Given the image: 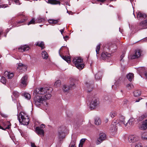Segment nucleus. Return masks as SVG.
Here are the masks:
<instances>
[{
	"label": "nucleus",
	"instance_id": "4be33fe9",
	"mask_svg": "<svg viewBox=\"0 0 147 147\" xmlns=\"http://www.w3.org/2000/svg\"><path fill=\"white\" fill-rule=\"evenodd\" d=\"M4 75L7 77L9 79L11 78L13 76V74L12 73H10L7 71L4 73Z\"/></svg>",
	"mask_w": 147,
	"mask_h": 147
},
{
	"label": "nucleus",
	"instance_id": "ddd939ff",
	"mask_svg": "<svg viewBox=\"0 0 147 147\" xmlns=\"http://www.w3.org/2000/svg\"><path fill=\"white\" fill-rule=\"evenodd\" d=\"M30 49L29 47L27 45L21 46L18 48V51L20 52H24Z\"/></svg>",
	"mask_w": 147,
	"mask_h": 147
},
{
	"label": "nucleus",
	"instance_id": "6ab92c4d",
	"mask_svg": "<svg viewBox=\"0 0 147 147\" xmlns=\"http://www.w3.org/2000/svg\"><path fill=\"white\" fill-rule=\"evenodd\" d=\"M62 49L61 48H60L59 50V53L60 56L62 57V58L66 62H67L68 63H69L70 62V58L68 56H64L62 55H61L60 53V50H61Z\"/></svg>",
	"mask_w": 147,
	"mask_h": 147
},
{
	"label": "nucleus",
	"instance_id": "aec40b11",
	"mask_svg": "<svg viewBox=\"0 0 147 147\" xmlns=\"http://www.w3.org/2000/svg\"><path fill=\"white\" fill-rule=\"evenodd\" d=\"M48 3H50L52 5L59 4L60 5V2L57 0H48L47 2Z\"/></svg>",
	"mask_w": 147,
	"mask_h": 147
},
{
	"label": "nucleus",
	"instance_id": "bf43d9fd",
	"mask_svg": "<svg viewBox=\"0 0 147 147\" xmlns=\"http://www.w3.org/2000/svg\"><path fill=\"white\" fill-rule=\"evenodd\" d=\"M83 144H80V143L79 145V147H82Z\"/></svg>",
	"mask_w": 147,
	"mask_h": 147
},
{
	"label": "nucleus",
	"instance_id": "774afa93",
	"mask_svg": "<svg viewBox=\"0 0 147 147\" xmlns=\"http://www.w3.org/2000/svg\"><path fill=\"white\" fill-rule=\"evenodd\" d=\"M121 92L122 93H123V90H121Z\"/></svg>",
	"mask_w": 147,
	"mask_h": 147
},
{
	"label": "nucleus",
	"instance_id": "7c9ffc66",
	"mask_svg": "<svg viewBox=\"0 0 147 147\" xmlns=\"http://www.w3.org/2000/svg\"><path fill=\"white\" fill-rule=\"evenodd\" d=\"M48 22L51 24H55L57 23L58 22V20H54L53 19H49L48 20Z\"/></svg>",
	"mask_w": 147,
	"mask_h": 147
},
{
	"label": "nucleus",
	"instance_id": "4c0bfd02",
	"mask_svg": "<svg viewBox=\"0 0 147 147\" xmlns=\"http://www.w3.org/2000/svg\"><path fill=\"white\" fill-rule=\"evenodd\" d=\"M142 138L144 140H147V133L145 132L143 133L141 136Z\"/></svg>",
	"mask_w": 147,
	"mask_h": 147
},
{
	"label": "nucleus",
	"instance_id": "f03ea898",
	"mask_svg": "<svg viewBox=\"0 0 147 147\" xmlns=\"http://www.w3.org/2000/svg\"><path fill=\"white\" fill-rule=\"evenodd\" d=\"M83 59L80 57L74 58L73 60V62L76 67L80 70H82L84 67V65L82 63Z\"/></svg>",
	"mask_w": 147,
	"mask_h": 147
},
{
	"label": "nucleus",
	"instance_id": "a878e982",
	"mask_svg": "<svg viewBox=\"0 0 147 147\" xmlns=\"http://www.w3.org/2000/svg\"><path fill=\"white\" fill-rule=\"evenodd\" d=\"M59 138L62 139L64 138L65 135V133L63 131H59L58 134Z\"/></svg>",
	"mask_w": 147,
	"mask_h": 147
},
{
	"label": "nucleus",
	"instance_id": "6e6d98bb",
	"mask_svg": "<svg viewBox=\"0 0 147 147\" xmlns=\"http://www.w3.org/2000/svg\"><path fill=\"white\" fill-rule=\"evenodd\" d=\"M104 99L106 100H107L109 99V97L108 96H106L104 97Z\"/></svg>",
	"mask_w": 147,
	"mask_h": 147
},
{
	"label": "nucleus",
	"instance_id": "5701e85b",
	"mask_svg": "<svg viewBox=\"0 0 147 147\" xmlns=\"http://www.w3.org/2000/svg\"><path fill=\"white\" fill-rule=\"evenodd\" d=\"M36 45L40 47L41 49H44L45 47V44L43 42L38 41L36 43Z\"/></svg>",
	"mask_w": 147,
	"mask_h": 147
},
{
	"label": "nucleus",
	"instance_id": "9d476101",
	"mask_svg": "<svg viewBox=\"0 0 147 147\" xmlns=\"http://www.w3.org/2000/svg\"><path fill=\"white\" fill-rule=\"evenodd\" d=\"M141 51L140 50L135 51V53L131 56V59H134L138 58L141 56Z\"/></svg>",
	"mask_w": 147,
	"mask_h": 147
},
{
	"label": "nucleus",
	"instance_id": "39448f33",
	"mask_svg": "<svg viewBox=\"0 0 147 147\" xmlns=\"http://www.w3.org/2000/svg\"><path fill=\"white\" fill-rule=\"evenodd\" d=\"M99 104L98 100L97 99L93 98L90 102V107L91 109H93L98 106Z\"/></svg>",
	"mask_w": 147,
	"mask_h": 147
},
{
	"label": "nucleus",
	"instance_id": "2f4dec72",
	"mask_svg": "<svg viewBox=\"0 0 147 147\" xmlns=\"http://www.w3.org/2000/svg\"><path fill=\"white\" fill-rule=\"evenodd\" d=\"M134 94L135 97H137L140 96L141 94L140 91L138 90H135L133 92Z\"/></svg>",
	"mask_w": 147,
	"mask_h": 147
},
{
	"label": "nucleus",
	"instance_id": "8fccbe9b",
	"mask_svg": "<svg viewBox=\"0 0 147 147\" xmlns=\"http://www.w3.org/2000/svg\"><path fill=\"white\" fill-rule=\"evenodd\" d=\"M14 2L17 5H20V4L19 0H15Z\"/></svg>",
	"mask_w": 147,
	"mask_h": 147
},
{
	"label": "nucleus",
	"instance_id": "a19ab883",
	"mask_svg": "<svg viewBox=\"0 0 147 147\" xmlns=\"http://www.w3.org/2000/svg\"><path fill=\"white\" fill-rule=\"evenodd\" d=\"M126 88L129 90H131L133 89L134 87L133 85L131 83L128 84L126 86Z\"/></svg>",
	"mask_w": 147,
	"mask_h": 147
},
{
	"label": "nucleus",
	"instance_id": "b1692460",
	"mask_svg": "<svg viewBox=\"0 0 147 147\" xmlns=\"http://www.w3.org/2000/svg\"><path fill=\"white\" fill-rule=\"evenodd\" d=\"M117 124L118 125H120L121 127H123L124 126H126L127 125V123H125V121H119L118 123H117Z\"/></svg>",
	"mask_w": 147,
	"mask_h": 147
},
{
	"label": "nucleus",
	"instance_id": "9b49d317",
	"mask_svg": "<svg viewBox=\"0 0 147 147\" xmlns=\"http://www.w3.org/2000/svg\"><path fill=\"white\" fill-rule=\"evenodd\" d=\"M26 70V67L23 64L20 63L17 68V71L19 72H23Z\"/></svg>",
	"mask_w": 147,
	"mask_h": 147
},
{
	"label": "nucleus",
	"instance_id": "a18cd8bd",
	"mask_svg": "<svg viewBox=\"0 0 147 147\" xmlns=\"http://www.w3.org/2000/svg\"><path fill=\"white\" fill-rule=\"evenodd\" d=\"M135 147H143L142 144L140 143L136 144Z\"/></svg>",
	"mask_w": 147,
	"mask_h": 147
},
{
	"label": "nucleus",
	"instance_id": "1a4fd4ad",
	"mask_svg": "<svg viewBox=\"0 0 147 147\" xmlns=\"http://www.w3.org/2000/svg\"><path fill=\"white\" fill-rule=\"evenodd\" d=\"M118 125L117 123L115 121H113L110 126V130L112 132H115L117 131Z\"/></svg>",
	"mask_w": 147,
	"mask_h": 147
},
{
	"label": "nucleus",
	"instance_id": "3c124183",
	"mask_svg": "<svg viewBox=\"0 0 147 147\" xmlns=\"http://www.w3.org/2000/svg\"><path fill=\"white\" fill-rule=\"evenodd\" d=\"M128 102V101L127 99H125L123 101V104L124 105L126 104Z\"/></svg>",
	"mask_w": 147,
	"mask_h": 147
},
{
	"label": "nucleus",
	"instance_id": "864d4df0",
	"mask_svg": "<svg viewBox=\"0 0 147 147\" xmlns=\"http://www.w3.org/2000/svg\"><path fill=\"white\" fill-rule=\"evenodd\" d=\"M63 38L65 40L67 41L69 39V37L67 36H66L63 37Z\"/></svg>",
	"mask_w": 147,
	"mask_h": 147
},
{
	"label": "nucleus",
	"instance_id": "f3484780",
	"mask_svg": "<svg viewBox=\"0 0 147 147\" xmlns=\"http://www.w3.org/2000/svg\"><path fill=\"white\" fill-rule=\"evenodd\" d=\"M111 56V55L107 52H103L102 53L101 58L104 60L108 59Z\"/></svg>",
	"mask_w": 147,
	"mask_h": 147
},
{
	"label": "nucleus",
	"instance_id": "f704fd0d",
	"mask_svg": "<svg viewBox=\"0 0 147 147\" xmlns=\"http://www.w3.org/2000/svg\"><path fill=\"white\" fill-rule=\"evenodd\" d=\"M45 21V19L44 18H41L40 17L37 18L36 20V23H40L42 22H44Z\"/></svg>",
	"mask_w": 147,
	"mask_h": 147
},
{
	"label": "nucleus",
	"instance_id": "e2e57ef3",
	"mask_svg": "<svg viewBox=\"0 0 147 147\" xmlns=\"http://www.w3.org/2000/svg\"><path fill=\"white\" fill-rule=\"evenodd\" d=\"M71 147H75V145H73V144H72L71 145Z\"/></svg>",
	"mask_w": 147,
	"mask_h": 147
},
{
	"label": "nucleus",
	"instance_id": "0eeeda50",
	"mask_svg": "<svg viewBox=\"0 0 147 147\" xmlns=\"http://www.w3.org/2000/svg\"><path fill=\"white\" fill-rule=\"evenodd\" d=\"M139 140V138L136 135H131L128 137V141L129 143H134L138 141Z\"/></svg>",
	"mask_w": 147,
	"mask_h": 147
},
{
	"label": "nucleus",
	"instance_id": "37998d69",
	"mask_svg": "<svg viewBox=\"0 0 147 147\" xmlns=\"http://www.w3.org/2000/svg\"><path fill=\"white\" fill-rule=\"evenodd\" d=\"M117 115V113L115 111H112L110 114V116L112 118H113Z\"/></svg>",
	"mask_w": 147,
	"mask_h": 147
},
{
	"label": "nucleus",
	"instance_id": "052dcab7",
	"mask_svg": "<svg viewBox=\"0 0 147 147\" xmlns=\"http://www.w3.org/2000/svg\"><path fill=\"white\" fill-rule=\"evenodd\" d=\"M122 80V78H120L119 79L117 80V82H119V80Z\"/></svg>",
	"mask_w": 147,
	"mask_h": 147
},
{
	"label": "nucleus",
	"instance_id": "5fc2aeb1",
	"mask_svg": "<svg viewBox=\"0 0 147 147\" xmlns=\"http://www.w3.org/2000/svg\"><path fill=\"white\" fill-rule=\"evenodd\" d=\"M45 127V125L44 124H42L40 127H39V128H41L42 129L44 128Z\"/></svg>",
	"mask_w": 147,
	"mask_h": 147
},
{
	"label": "nucleus",
	"instance_id": "49530a36",
	"mask_svg": "<svg viewBox=\"0 0 147 147\" xmlns=\"http://www.w3.org/2000/svg\"><path fill=\"white\" fill-rule=\"evenodd\" d=\"M125 117L124 116H120L119 118V121H125Z\"/></svg>",
	"mask_w": 147,
	"mask_h": 147
},
{
	"label": "nucleus",
	"instance_id": "20e7f679",
	"mask_svg": "<svg viewBox=\"0 0 147 147\" xmlns=\"http://www.w3.org/2000/svg\"><path fill=\"white\" fill-rule=\"evenodd\" d=\"M45 100V98L44 96H37L34 98V102L35 105L39 107L40 104L42 103Z\"/></svg>",
	"mask_w": 147,
	"mask_h": 147
},
{
	"label": "nucleus",
	"instance_id": "e433bc0d",
	"mask_svg": "<svg viewBox=\"0 0 147 147\" xmlns=\"http://www.w3.org/2000/svg\"><path fill=\"white\" fill-rule=\"evenodd\" d=\"M134 119L133 118H131L129 119L128 121V122L127 123V125L129 124L130 125H132L133 124V123Z\"/></svg>",
	"mask_w": 147,
	"mask_h": 147
},
{
	"label": "nucleus",
	"instance_id": "680f3d73",
	"mask_svg": "<svg viewBox=\"0 0 147 147\" xmlns=\"http://www.w3.org/2000/svg\"><path fill=\"white\" fill-rule=\"evenodd\" d=\"M105 0H97V1H100V2H104V1H105Z\"/></svg>",
	"mask_w": 147,
	"mask_h": 147
},
{
	"label": "nucleus",
	"instance_id": "423d86ee",
	"mask_svg": "<svg viewBox=\"0 0 147 147\" xmlns=\"http://www.w3.org/2000/svg\"><path fill=\"white\" fill-rule=\"evenodd\" d=\"M106 138V134L103 133H101L99 134V137L97 138L96 142V145L100 144L103 141L105 140Z\"/></svg>",
	"mask_w": 147,
	"mask_h": 147
},
{
	"label": "nucleus",
	"instance_id": "58836bf2",
	"mask_svg": "<svg viewBox=\"0 0 147 147\" xmlns=\"http://www.w3.org/2000/svg\"><path fill=\"white\" fill-rule=\"evenodd\" d=\"M100 48V44H99L98 45L96 48V56H97V55L99 53V51Z\"/></svg>",
	"mask_w": 147,
	"mask_h": 147
},
{
	"label": "nucleus",
	"instance_id": "69168bd1",
	"mask_svg": "<svg viewBox=\"0 0 147 147\" xmlns=\"http://www.w3.org/2000/svg\"><path fill=\"white\" fill-rule=\"evenodd\" d=\"M121 58L122 59L123 57V56L122 55H121Z\"/></svg>",
	"mask_w": 147,
	"mask_h": 147
},
{
	"label": "nucleus",
	"instance_id": "f8f14e48",
	"mask_svg": "<svg viewBox=\"0 0 147 147\" xmlns=\"http://www.w3.org/2000/svg\"><path fill=\"white\" fill-rule=\"evenodd\" d=\"M36 131L37 134L39 136H44V131L43 129L39 128V127H36Z\"/></svg>",
	"mask_w": 147,
	"mask_h": 147
},
{
	"label": "nucleus",
	"instance_id": "79ce46f5",
	"mask_svg": "<svg viewBox=\"0 0 147 147\" xmlns=\"http://www.w3.org/2000/svg\"><path fill=\"white\" fill-rule=\"evenodd\" d=\"M24 96L28 100H29L30 99L31 97L30 94L27 93H24Z\"/></svg>",
	"mask_w": 147,
	"mask_h": 147
},
{
	"label": "nucleus",
	"instance_id": "f257e3e1",
	"mask_svg": "<svg viewBox=\"0 0 147 147\" xmlns=\"http://www.w3.org/2000/svg\"><path fill=\"white\" fill-rule=\"evenodd\" d=\"M18 118L20 123L24 125H27L29 122V117L28 115L25 113L22 112L18 115Z\"/></svg>",
	"mask_w": 147,
	"mask_h": 147
},
{
	"label": "nucleus",
	"instance_id": "2eb2a0df",
	"mask_svg": "<svg viewBox=\"0 0 147 147\" xmlns=\"http://www.w3.org/2000/svg\"><path fill=\"white\" fill-rule=\"evenodd\" d=\"M139 26L140 29L147 28V20L141 22Z\"/></svg>",
	"mask_w": 147,
	"mask_h": 147
},
{
	"label": "nucleus",
	"instance_id": "0e129e2a",
	"mask_svg": "<svg viewBox=\"0 0 147 147\" xmlns=\"http://www.w3.org/2000/svg\"><path fill=\"white\" fill-rule=\"evenodd\" d=\"M145 76L146 77V78H147V73H146V74H145Z\"/></svg>",
	"mask_w": 147,
	"mask_h": 147
},
{
	"label": "nucleus",
	"instance_id": "de8ad7c7",
	"mask_svg": "<svg viewBox=\"0 0 147 147\" xmlns=\"http://www.w3.org/2000/svg\"><path fill=\"white\" fill-rule=\"evenodd\" d=\"M99 73H98L95 75V78L96 79H97V80L99 79H100L101 77L100 76L98 77V76L99 75Z\"/></svg>",
	"mask_w": 147,
	"mask_h": 147
},
{
	"label": "nucleus",
	"instance_id": "c85d7f7f",
	"mask_svg": "<svg viewBox=\"0 0 147 147\" xmlns=\"http://www.w3.org/2000/svg\"><path fill=\"white\" fill-rule=\"evenodd\" d=\"M42 57L43 59H47L48 58V55L45 51H44L42 53Z\"/></svg>",
	"mask_w": 147,
	"mask_h": 147
},
{
	"label": "nucleus",
	"instance_id": "a211bd4d",
	"mask_svg": "<svg viewBox=\"0 0 147 147\" xmlns=\"http://www.w3.org/2000/svg\"><path fill=\"white\" fill-rule=\"evenodd\" d=\"M52 90L51 88L49 89V90L47 91V92L46 93V94H45L44 96L45 98V100L46 99H49L51 97V92Z\"/></svg>",
	"mask_w": 147,
	"mask_h": 147
},
{
	"label": "nucleus",
	"instance_id": "412c9836",
	"mask_svg": "<svg viewBox=\"0 0 147 147\" xmlns=\"http://www.w3.org/2000/svg\"><path fill=\"white\" fill-rule=\"evenodd\" d=\"M22 18H23V20H21L20 21L18 22L17 23V24L15 25V26L16 27H18L21 25L20 24L26 21L28 18L27 17H26L24 16Z\"/></svg>",
	"mask_w": 147,
	"mask_h": 147
},
{
	"label": "nucleus",
	"instance_id": "dca6fc26",
	"mask_svg": "<svg viewBox=\"0 0 147 147\" xmlns=\"http://www.w3.org/2000/svg\"><path fill=\"white\" fill-rule=\"evenodd\" d=\"M28 78V77L27 76L25 75L21 79V84L24 86H26L27 84Z\"/></svg>",
	"mask_w": 147,
	"mask_h": 147
},
{
	"label": "nucleus",
	"instance_id": "6e6552de",
	"mask_svg": "<svg viewBox=\"0 0 147 147\" xmlns=\"http://www.w3.org/2000/svg\"><path fill=\"white\" fill-rule=\"evenodd\" d=\"M74 82V81L73 80V82L70 84L69 86L66 85H64L63 87V91L65 92H67L71 88L75 87Z\"/></svg>",
	"mask_w": 147,
	"mask_h": 147
},
{
	"label": "nucleus",
	"instance_id": "13d9d810",
	"mask_svg": "<svg viewBox=\"0 0 147 147\" xmlns=\"http://www.w3.org/2000/svg\"><path fill=\"white\" fill-rule=\"evenodd\" d=\"M64 30H65V28H64L63 29H61L60 30V32H61V34H63V33L64 32Z\"/></svg>",
	"mask_w": 147,
	"mask_h": 147
},
{
	"label": "nucleus",
	"instance_id": "338daca9",
	"mask_svg": "<svg viewBox=\"0 0 147 147\" xmlns=\"http://www.w3.org/2000/svg\"><path fill=\"white\" fill-rule=\"evenodd\" d=\"M108 121V119H106V122H107V121Z\"/></svg>",
	"mask_w": 147,
	"mask_h": 147
},
{
	"label": "nucleus",
	"instance_id": "4468645a",
	"mask_svg": "<svg viewBox=\"0 0 147 147\" xmlns=\"http://www.w3.org/2000/svg\"><path fill=\"white\" fill-rule=\"evenodd\" d=\"M136 14H137V18L139 20L145 19L146 17V15L145 14L142 13L140 12H137Z\"/></svg>",
	"mask_w": 147,
	"mask_h": 147
},
{
	"label": "nucleus",
	"instance_id": "603ef678",
	"mask_svg": "<svg viewBox=\"0 0 147 147\" xmlns=\"http://www.w3.org/2000/svg\"><path fill=\"white\" fill-rule=\"evenodd\" d=\"M85 139H81L80 141V144H83L84 142H85Z\"/></svg>",
	"mask_w": 147,
	"mask_h": 147
},
{
	"label": "nucleus",
	"instance_id": "c03bdc74",
	"mask_svg": "<svg viewBox=\"0 0 147 147\" xmlns=\"http://www.w3.org/2000/svg\"><path fill=\"white\" fill-rule=\"evenodd\" d=\"M1 81L3 84H5L6 83V80L4 77H2L1 78Z\"/></svg>",
	"mask_w": 147,
	"mask_h": 147
},
{
	"label": "nucleus",
	"instance_id": "393cba45",
	"mask_svg": "<svg viewBox=\"0 0 147 147\" xmlns=\"http://www.w3.org/2000/svg\"><path fill=\"white\" fill-rule=\"evenodd\" d=\"M19 93L17 91H14L13 92V95L12 96V98L13 100H15L14 97L15 98H17L19 96Z\"/></svg>",
	"mask_w": 147,
	"mask_h": 147
},
{
	"label": "nucleus",
	"instance_id": "4d7b16f0",
	"mask_svg": "<svg viewBox=\"0 0 147 147\" xmlns=\"http://www.w3.org/2000/svg\"><path fill=\"white\" fill-rule=\"evenodd\" d=\"M142 99V98H139L138 99H137L136 100L135 102H138L140 101V100H141Z\"/></svg>",
	"mask_w": 147,
	"mask_h": 147
},
{
	"label": "nucleus",
	"instance_id": "c9c22d12",
	"mask_svg": "<svg viewBox=\"0 0 147 147\" xmlns=\"http://www.w3.org/2000/svg\"><path fill=\"white\" fill-rule=\"evenodd\" d=\"M61 85V81L59 80H57L54 84V86L56 87H58Z\"/></svg>",
	"mask_w": 147,
	"mask_h": 147
},
{
	"label": "nucleus",
	"instance_id": "bb28decb",
	"mask_svg": "<svg viewBox=\"0 0 147 147\" xmlns=\"http://www.w3.org/2000/svg\"><path fill=\"white\" fill-rule=\"evenodd\" d=\"M147 128V120L142 124L141 126V129L142 130H145Z\"/></svg>",
	"mask_w": 147,
	"mask_h": 147
},
{
	"label": "nucleus",
	"instance_id": "09e8293b",
	"mask_svg": "<svg viewBox=\"0 0 147 147\" xmlns=\"http://www.w3.org/2000/svg\"><path fill=\"white\" fill-rule=\"evenodd\" d=\"M0 115L2 117L4 118H6L7 117V116L4 113H1Z\"/></svg>",
	"mask_w": 147,
	"mask_h": 147
},
{
	"label": "nucleus",
	"instance_id": "473e14b6",
	"mask_svg": "<svg viewBox=\"0 0 147 147\" xmlns=\"http://www.w3.org/2000/svg\"><path fill=\"white\" fill-rule=\"evenodd\" d=\"M101 123L100 119L98 118H97L95 119V124L96 125H99Z\"/></svg>",
	"mask_w": 147,
	"mask_h": 147
},
{
	"label": "nucleus",
	"instance_id": "ea45409f",
	"mask_svg": "<svg viewBox=\"0 0 147 147\" xmlns=\"http://www.w3.org/2000/svg\"><path fill=\"white\" fill-rule=\"evenodd\" d=\"M36 23V20L34 18L32 19L27 24L28 25L31 24H34Z\"/></svg>",
	"mask_w": 147,
	"mask_h": 147
},
{
	"label": "nucleus",
	"instance_id": "c756f323",
	"mask_svg": "<svg viewBox=\"0 0 147 147\" xmlns=\"http://www.w3.org/2000/svg\"><path fill=\"white\" fill-rule=\"evenodd\" d=\"M134 77V74L132 73H129L127 75V77L129 81H131Z\"/></svg>",
	"mask_w": 147,
	"mask_h": 147
},
{
	"label": "nucleus",
	"instance_id": "72a5a7b5",
	"mask_svg": "<svg viewBox=\"0 0 147 147\" xmlns=\"http://www.w3.org/2000/svg\"><path fill=\"white\" fill-rule=\"evenodd\" d=\"M3 125L4 126H6V125L7 126V127H6L5 128V129H9L10 127V125H7L9 123V122L8 121L7 122H2Z\"/></svg>",
	"mask_w": 147,
	"mask_h": 147
},
{
	"label": "nucleus",
	"instance_id": "7ed1b4c3",
	"mask_svg": "<svg viewBox=\"0 0 147 147\" xmlns=\"http://www.w3.org/2000/svg\"><path fill=\"white\" fill-rule=\"evenodd\" d=\"M50 88L48 87L40 88L35 89L33 92V94L36 95L38 94H44L49 90Z\"/></svg>",
	"mask_w": 147,
	"mask_h": 147
},
{
	"label": "nucleus",
	"instance_id": "cd10ccee",
	"mask_svg": "<svg viewBox=\"0 0 147 147\" xmlns=\"http://www.w3.org/2000/svg\"><path fill=\"white\" fill-rule=\"evenodd\" d=\"M86 86L87 88V90L88 92L91 91L93 88V86L92 85H89L88 83H87L86 84Z\"/></svg>",
	"mask_w": 147,
	"mask_h": 147
}]
</instances>
